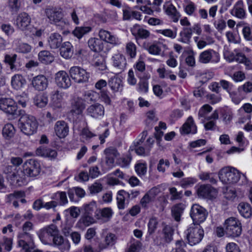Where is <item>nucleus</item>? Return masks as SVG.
Returning a JSON list of instances; mask_svg holds the SVG:
<instances>
[{
  "label": "nucleus",
  "instance_id": "1",
  "mask_svg": "<svg viewBox=\"0 0 252 252\" xmlns=\"http://www.w3.org/2000/svg\"><path fill=\"white\" fill-rule=\"evenodd\" d=\"M38 126V122L34 116L27 114H21L19 120V126L25 134L33 135L36 132Z\"/></svg>",
  "mask_w": 252,
  "mask_h": 252
},
{
  "label": "nucleus",
  "instance_id": "2",
  "mask_svg": "<svg viewBox=\"0 0 252 252\" xmlns=\"http://www.w3.org/2000/svg\"><path fill=\"white\" fill-rule=\"evenodd\" d=\"M220 180L225 184L236 183L240 179V173L232 167H225L219 172Z\"/></svg>",
  "mask_w": 252,
  "mask_h": 252
},
{
  "label": "nucleus",
  "instance_id": "3",
  "mask_svg": "<svg viewBox=\"0 0 252 252\" xmlns=\"http://www.w3.org/2000/svg\"><path fill=\"white\" fill-rule=\"evenodd\" d=\"M185 234L189 244L193 246L201 241L204 236V230L200 225L194 224L186 230Z\"/></svg>",
  "mask_w": 252,
  "mask_h": 252
},
{
  "label": "nucleus",
  "instance_id": "4",
  "mask_svg": "<svg viewBox=\"0 0 252 252\" xmlns=\"http://www.w3.org/2000/svg\"><path fill=\"white\" fill-rule=\"evenodd\" d=\"M225 231L228 236L238 237L242 232L241 224L236 218H229L225 222Z\"/></svg>",
  "mask_w": 252,
  "mask_h": 252
},
{
  "label": "nucleus",
  "instance_id": "5",
  "mask_svg": "<svg viewBox=\"0 0 252 252\" xmlns=\"http://www.w3.org/2000/svg\"><path fill=\"white\" fill-rule=\"evenodd\" d=\"M24 174L30 177H35L40 173V162L35 159L27 160L23 165Z\"/></svg>",
  "mask_w": 252,
  "mask_h": 252
},
{
  "label": "nucleus",
  "instance_id": "6",
  "mask_svg": "<svg viewBox=\"0 0 252 252\" xmlns=\"http://www.w3.org/2000/svg\"><path fill=\"white\" fill-rule=\"evenodd\" d=\"M207 215L206 210L202 206L196 204L192 206L190 211V216L194 225L204 221Z\"/></svg>",
  "mask_w": 252,
  "mask_h": 252
},
{
  "label": "nucleus",
  "instance_id": "7",
  "mask_svg": "<svg viewBox=\"0 0 252 252\" xmlns=\"http://www.w3.org/2000/svg\"><path fill=\"white\" fill-rule=\"evenodd\" d=\"M147 131L145 130L142 133L140 139L133 143V145L130 147L129 150H134L135 153L139 156L148 155L150 151V146H143L145 138L147 136Z\"/></svg>",
  "mask_w": 252,
  "mask_h": 252
},
{
  "label": "nucleus",
  "instance_id": "8",
  "mask_svg": "<svg viewBox=\"0 0 252 252\" xmlns=\"http://www.w3.org/2000/svg\"><path fill=\"white\" fill-rule=\"evenodd\" d=\"M69 74L72 79L78 83L87 82L90 78L89 73L83 68L77 66L70 68Z\"/></svg>",
  "mask_w": 252,
  "mask_h": 252
},
{
  "label": "nucleus",
  "instance_id": "9",
  "mask_svg": "<svg viewBox=\"0 0 252 252\" xmlns=\"http://www.w3.org/2000/svg\"><path fill=\"white\" fill-rule=\"evenodd\" d=\"M0 109L8 115L14 117L18 115L17 104L11 98H7L0 100Z\"/></svg>",
  "mask_w": 252,
  "mask_h": 252
},
{
  "label": "nucleus",
  "instance_id": "10",
  "mask_svg": "<svg viewBox=\"0 0 252 252\" xmlns=\"http://www.w3.org/2000/svg\"><path fill=\"white\" fill-rule=\"evenodd\" d=\"M220 60L219 54L212 49H209L201 52L198 57L199 63L203 64L218 63Z\"/></svg>",
  "mask_w": 252,
  "mask_h": 252
},
{
  "label": "nucleus",
  "instance_id": "11",
  "mask_svg": "<svg viewBox=\"0 0 252 252\" xmlns=\"http://www.w3.org/2000/svg\"><path fill=\"white\" fill-rule=\"evenodd\" d=\"M196 193L199 197L212 199L216 197L217 191L209 185H201L196 189Z\"/></svg>",
  "mask_w": 252,
  "mask_h": 252
},
{
  "label": "nucleus",
  "instance_id": "12",
  "mask_svg": "<svg viewBox=\"0 0 252 252\" xmlns=\"http://www.w3.org/2000/svg\"><path fill=\"white\" fill-rule=\"evenodd\" d=\"M55 82L61 88L67 89L71 86V80L68 74L64 71H60L55 74Z\"/></svg>",
  "mask_w": 252,
  "mask_h": 252
},
{
  "label": "nucleus",
  "instance_id": "13",
  "mask_svg": "<svg viewBox=\"0 0 252 252\" xmlns=\"http://www.w3.org/2000/svg\"><path fill=\"white\" fill-rule=\"evenodd\" d=\"M15 22L17 28L25 31L29 29L31 23V18L27 13L22 12L18 15Z\"/></svg>",
  "mask_w": 252,
  "mask_h": 252
},
{
  "label": "nucleus",
  "instance_id": "14",
  "mask_svg": "<svg viewBox=\"0 0 252 252\" xmlns=\"http://www.w3.org/2000/svg\"><path fill=\"white\" fill-rule=\"evenodd\" d=\"M31 84L35 90L43 91L48 85L47 78L43 75H38L32 78Z\"/></svg>",
  "mask_w": 252,
  "mask_h": 252
},
{
  "label": "nucleus",
  "instance_id": "15",
  "mask_svg": "<svg viewBox=\"0 0 252 252\" xmlns=\"http://www.w3.org/2000/svg\"><path fill=\"white\" fill-rule=\"evenodd\" d=\"M52 243L54 246L57 247L62 252H68L70 248L69 241L59 234L53 237Z\"/></svg>",
  "mask_w": 252,
  "mask_h": 252
},
{
  "label": "nucleus",
  "instance_id": "16",
  "mask_svg": "<svg viewBox=\"0 0 252 252\" xmlns=\"http://www.w3.org/2000/svg\"><path fill=\"white\" fill-rule=\"evenodd\" d=\"M113 65L120 72L123 71L126 68V60L124 55L118 53L114 55L111 58Z\"/></svg>",
  "mask_w": 252,
  "mask_h": 252
},
{
  "label": "nucleus",
  "instance_id": "17",
  "mask_svg": "<svg viewBox=\"0 0 252 252\" xmlns=\"http://www.w3.org/2000/svg\"><path fill=\"white\" fill-rule=\"evenodd\" d=\"M88 115L94 118H99L104 115V108L99 103L90 105L87 109Z\"/></svg>",
  "mask_w": 252,
  "mask_h": 252
},
{
  "label": "nucleus",
  "instance_id": "18",
  "mask_svg": "<svg viewBox=\"0 0 252 252\" xmlns=\"http://www.w3.org/2000/svg\"><path fill=\"white\" fill-rule=\"evenodd\" d=\"M54 131L58 137L60 138H64L69 131L67 124L63 121H57L54 126Z\"/></svg>",
  "mask_w": 252,
  "mask_h": 252
},
{
  "label": "nucleus",
  "instance_id": "19",
  "mask_svg": "<svg viewBox=\"0 0 252 252\" xmlns=\"http://www.w3.org/2000/svg\"><path fill=\"white\" fill-rule=\"evenodd\" d=\"M18 246L24 250L33 246L32 237L29 233H20L18 236Z\"/></svg>",
  "mask_w": 252,
  "mask_h": 252
},
{
  "label": "nucleus",
  "instance_id": "20",
  "mask_svg": "<svg viewBox=\"0 0 252 252\" xmlns=\"http://www.w3.org/2000/svg\"><path fill=\"white\" fill-rule=\"evenodd\" d=\"M98 35L101 41L103 40L107 43L115 45L119 44V39L107 31L103 29L100 30Z\"/></svg>",
  "mask_w": 252,
  "mask_h": 252
},
{
  "label": "nucleus",
  "instance_id": "21",
  "mask_svg": "<svg viewBox=\"0 0 252 252\" xmlns=\"http://www.w3.org/2000/svg\"><path fill=\"white\" fill-rule=\"evenodd\" d=\"M231 14L240 19L246 18V12L244 9V2L242 0H239L235 4L231 10Z\"/></svg>",
  "mask_w": 252,
  "mask_h": 252
},
{
  "label": "nucleus",
  "instance_id": "22",
  "mask_svg": "<svg viewBox=\"0 0 252 252\" xmlns=\"http://www.w3.org/2000/svg\"><path fill=\"white\" fill-rule=\"evenodd\" d=\"M48 44L51 49H56L62 45L63 38L61 35L58 33H51L47 39Z\"/></svg>",
  "mask_w": 252,
  "mask_h": 252
},
{
  "label": "nucleus",
  "instance_id": "23",
  "mask_svg": "<svg viewBox=\"0 0 252 252\" xmlns=\"http://www.w3.org/2000/svg\"><path fill=\"white\" fill-rule=\"evenodd\" d=\"M36 155L44 158H48L50 159H54L57 156V152L55 150L44 146H41L36 149Z\"/></svg>",
  "mask_w": 252,
  "mask_h": 252
},
{
  "label": "nucleus",
  "instance_id": "24",
  "mask_svg": "<svg viewBox=\"0 0 252 252\" xmlns=\"http://www.w3.org/2000/svg\"><path fill=\"white\" fill-rule=\"evenodd\" d=\"M45 14L50 23L54 24L59 19H61L62 17H63V13L56 8H47L45 10Z\"/></svg>",
  "mask_w": 252,
  "mask_h": 252
},
{
  "label": "nucleus",
  "instance_id": "25",
  "mask_svg": "<svg viewBox=\"0 0 252 252\" xmlns=\"http://www.w3.org/2000/svg\"><path fill=\"white\" fill-rule=\"evenodd\" d=\"M117 237L115 234L109 233L105 236L103 242L99 245V248L103 250L113 246L117 242Z\"/></svg>",
  "mask_w": 252,
  "mask_h": 252
},
{
  "label": "nucleus",
  "instance_id": "26",
  "mask_svg": "<svg viewBox=\"0 0 252 252\" xmlns=\"http://www.w3.org/2000/svg\"><path fill=\"white\" fill-rule=\"evenodd\" d=\"M166 14L170 16L174 22H177L181 17L176 8L170 2H167L163 6Z\"/></svg>",
  "mask_w": 252,
  "mask_h": 252
},
{
  "label": "nucleus",
  "instance_id": "27",
  "mask_svg": "<svg viewBox=\"0 0 252 252\" xmlns=\"http://www.w3.org/2000/svg\"><path fill=\"white\" fill-rule=\"evenodd\" d=\"M108 84L111 91L115 93L121 92L123 89L122 79L117 76L111 77L108 81Z\"/></svg>",
  "mask_w": 252,
  "mask_h": 252
},
{
  "label": "nucleus",
  "instance_id": "28",
  "mask_svg": "<svg viewBox=\"0 0 252 252\" xmlns=\"http://www.w3.org/2000/svg\"><path fill=\"white\" fill-rule=\"evenodd\" d=\"M197 132V127L194 123L192 117H189L182 127V133L184 134H195Z\"/></svg>",
  "mask_w": 252,
  "mask_h": 252
},
{
  "label": "nucleus",
  "instance_id": "29",
  "mask_svg": "<svg viewBox=\"0 0 252 252\" xmlns=\"http://www.w3.org/2000/svg\"><path fill=\"white\" fill-rule=\"evenodd\" d=\"M85 108V104L84 100L80 97H77L74 99L72 103L70 111L73 114L80 115L82 113Z\"/></svg>",
  "mask_w": 252,
  "mask_h": 252
},
{
  "label": "nucleus",
  "instance_id": "30",
  "mask_svg": "<svg viewBox=\"0 0 252 252\" xmlns=\"http://www.w3.org/2000/svg\"><path fill=\"white\" fill-rule=\"evenodd\" d=\"M60 55L66 59H70L73 55V46L69 42H65L60 46Z\"/></svg>",
  "mask_w": 252,
  "mask_h": 252
},
{
  "label": "nucleus",
  "instance_id": "31",
  "mask_svg": "<svg viewBox=\"0 0 252 252\" xmlns=\"http://www.w3.org/2000/svg\"><path fill=\"white\" fill-rule=\"evenodd\" d=\"M90 49L95 52L101 51L103 49V43L101 39L95 37L91 38L88 41Z\"/></svg>",
  "mask_w": 252,
  "mask_h": 252
},
{
  "label": "nucleus",
  "instance_id": "32",
  "mask_svg": "<svg viewBox=\"0 0 252 252\" xmlns=\"http://www.w3.org/2000/svg\"><path fill=\"white\" fill-rule=\"evenodd\" d=\"M136 73L139 79H149L150 75L145 72V64L143 61H138L134 66Z\"/></svg>",
  "mask_w": 252,
  "mask_h": 252
},
{
  "label": "nucleus",
  "instance_id": "33",
  "mask_svg": "<svg viewBox=\"0 0 252 252\" xmlns=\"http://www.w3.org/2000/svg\"><path fill=\"white\" fill-rule=\"evenodd\" d=\"M192 34L191 28L184 27L179 34L178 41L186 44H189Z\"/></svg>",
  "mask_w": 252,
  "mask_h": 252
},
{
  "label": "nucleus",
  "instance_id": "34",
  "mask_svg": "<svg viewBox=\"0 0 252 252\" xmlns=\"http://www.w3.org/2000/svg\"><path fill=\"white\" fill-rule=\"evenodd\" d=\"M131 31L133 35L142 39L148 38L150 34L148 30L143 29L140 25L137 24H135L133 26Z\"/></svg>",
  "mask_w": 252,
  "mask_h": 252
},
{
  "label": "nucleus",
  "instance_id": "35",
  "mask_svg": "<svg viewBox=\"0 0 252 252\" xmlns=\"http://www.w3.org/2000/svg\"><path fill=\"white\" fill-rule=\"evenodd\" d=\"M63 99V94L59 91L56 90L52 92L51 94V103L54 107L60 108L62 106Z\"/></svg>",
  "mask_w": 252,
  "mask_h": 252
},
{
  "label": "nucleus",
  "instance_id": "36",
  "mask_svg": "<svg viewBox=\"0 0 252 252\" xmlns=\"http://www.w3.org/2000/svg\"><path fill=\"white\" fill-rule=\"evenodd\" d=\"M127 197H129L128 192L124 190H121L117 193V206L119 209H124L125 207V201L128 200Z\"/></svg>",
  "mask_w": 252,
  "mask_h": 252
},
{
  "label": "nucleus",
  "instance_id": "37",
  "mask_svg": "<svg viewBox=\"0 0 252 252\" xmlns=\"http://www.w3.org/2000/svg\"><path fill=\"white\" fill-rule=\"evenodd\" d=\"M93 65L96 69L103 71L107 68L105 57L98 55L94 57L93 60Z\"/></svg>",
  "mask_w": 252,
  "mask_h": 252
},
{
  "label": "nucleus",
  "instance_id": "38",
  "mask_svg": "<svg viewBox=\"0 0 252 252\" xmlns=\"http://www.w3.org/2000/svg\"><path fill=\"white\" fill-rule=\"evenodd\" d=\"M26 81L23 76L16 74L11 78V84L12 87L15 90H19L26 84Z\"/></svg>",
  "mask_w": 252,
  "mask_h": 252
},
{
  "label": "nucleus",
  "instance_id": "39",
  "mask_svg": "<svg viewBox=\"0 0 252 252\" xmlns=\"http://www.w3.org/2000/svg\"><path fill=\"white\" fill-rule=\"evenodd\" d=\"M238 209L240 214L245 218H250L252 215L251 207L247 203H240L238 206Z\"/></svg>",
  "mask_w": 252,
  "mask_h": 252
},
{
  "label": "nucleus",
  "instance_id": "40",
  "mask_svg": "<svg viewBox=\"0 0 252 252\" xmlns=\"http://www.w3.org/2000/svg\"><path fill=\"white\" fill-rule=\"evenodd\" d=\"M38 59L44 64H49L54 60V57L49 51L43 50L38 53Z\"/></svg>",
  "mask_w": 252,
  "mask_h": 252
},
{
  "label": "nucleus",
  "instance_id": "41",
  "mask_svg": "<svg viewBox=\"0 0 252 252\" xmlns=\"http://www.w3.org/2000/svg\"><path fill=\"white\" fill-rule=\"evenodd\" d=\"M174 229L170 225H165L162 231V238L165 242L170 243L173 240Z\"/></svg>",
  "mask_w": 252,
  "mask_h": 252
},
{
  "label": "nucleus",
  "instance_id": "42",
  "mask_svg": "<svg viewBox=\"0 0 252 252\" xmlns=\"http://www.w3.org/2000/svg\"><path fill=\"white\" fill-rule=\"evenodd\" d=\"M16 59L17 55L16 54L6 55L5 56L4 62L9 65L12 71H16L19 69V66L17 64Z\"/></svg>",
  "mask_w": 252,
  "mask_h": 252
},
{
  "label": "nucleus",
  "instance_id": "43",
  "mask_svg": "<svg viewBox=\"0 0 252 252\" xmlns=\"http://www.w3.org/2000/svg\"><path fill=\"white\" fill-rule=\"evenodd\" d=\"M113 213L112 209L109 207L99 209L95 212V216L97 219H106L107 220L111 218Z\"/></svg>",
  "mask_w": 252,
  "mask_h": 252
},
{
  "label": "nucleus",
  "instance_id": "44",
  "mask_svg": "<svg viewBox=\"0 0 252 252\" xmlns=\"http://www.w3.org/2000/svg\"><path fill=\"white\" fill-rule=\"evenodd\" d=\"M185 209L184 205L182 203L177 204L172 208L171 212L172 217L177 221L180 220L181 216Z\"/></svg>",
  "mask_w": 252,
  "mask_h": 252
},
{
  "label": "nucleus",
  "instance_id": "45",
  "mask_svg": "<svg viewBox=\"0 0 252 252\" xmlns=\"http://www.w3.org/2000/svg\"><path fill=\"white\" fill-rule=\"evenodd\" d=\"M48 98L46 94H41L36 95L33 99L35 105L39 108L45 107L48 103Z\"/></svg>",
  "mask_w": 252,
  "mask_h": 252
},
{
  "label": "nucleus",
  "instance_id": "46",
  "mask_svg": "<svg viewBox=\"0 0 252 252\" xmlns=\"http://www.w3.org/2000/svg\"><path fill=\"white\" fill-rule=\"evenodd\" d=\"M94 222V219L91 215L85 214L80 219L77 225L79 227H86L90 225Z\"/></svg>",
  "mask_w": 252,
  "mask_h": 252
},
{
  "label": "nucleus",
  "instance_id": "47",
  "mask_svg": "<svg viewBox=\"0 0 252 252\" xmlns=\"http://www.w3.org/2000/svg\"><path fill=\"white\" fill-rule=\"evenodd\" d=\"M91 27H78L73 31V34L78 38H81L84 35L89 33L92 31Z\"/></svg>",
  "mask_w": 252,
  "mask_h": 252
},
{
  "label": "nucleus",
  "instance_id": "48",
  "mask_svg": "<svg viewBox=\"0 0 252 252\" xmlns=\"http://www.w3.org/2000/svg\"><path fill=\"white\" fill-rule=\"evenodd\" d=\"M52 199H59L58 204L61 206L65 205L68 202L66 194L64 191H58L51 196Z\"/></svg>",
  "mask_w": 252,
  "mask_h": 252
},
{
  "label": "nucleus",
  "instance_id": "49",
  "mask_svg": "<svg viewBox=\"0 0 252 252\" xmlns=\"http://www.w3.org/2000/svg\"><path fill=\"white\" fill-rule=\"evenodd\" d=\"M126 54L130 59L135 58L136 55V46L134 43L129 42L126 43Z\"/></svg>",
  "mask_w": 252,
  "mask_h": 252
},
{
  "label": "nucleus",
  "instance_id": "50",
  "mask_svg": "<svg viewBox=\"0 0 252 252\" xmlns=\"http://www.w3.org/2000/svg\"><path fill=\"white\" fill-rule=\"evenodd\" d=\"M39 238L41 241L45 245H52L53 238L42 229L39 234Z\"/></svg>",
  "mask_w": 252,
  "mask_h": 252
},
{
  "label": "nucleus",
  "instance_id": "51",
  "mask_svg": "<svg viewBox=\"0 0 252 252\" xmlns=\"http://www.w3.org/2000/svg\"><path fill=\"white\" fill-rule=\"evenodd\" d=\"M147 119L146 120V124L148 127V129H151L154 124L157 122L158 118L156 117L155 113L153 111H150L146 114Z\"/></svg>",
  "mask_w": 252,
  "mask_h": 252
},
{
  "label": "nucleus",
  "instance_id": "52",
  "mask_svg": "<svg viewBox=\"0 0 252 252\" xmlns=\"http://www.w3.org/2000/svg\"><path fill=\"white\" fill-rule=\"evenodd\" d=\"M15 133V128L11 124H6L2 129V134L6 138L12 137Z\"/></svg>",
  "mask_w": 252,
  "mask_h": 252
},
{
  "label": "nucleus",
  "instance_id": "53",
  "mask_svg": "<svg viewBox=\"0 0 252 252\" xmlns=\"http://www.w3.org/2000/svg\"><path fill=\"white\" fill-rule=\"evenodd\" d=\"M96 135L92 132L88 128L85 127L83 128L80 133L81 139L83 141H88L90 139Z\"/></svg>",
  "mask_w": 252,
  "mask_h": 252
},
{
  "label": "nucleus",
  "instance_id": "54",
  "mask_svg": "<svg viewBox=\"0 0 252 252\" xmlns=\"http://www.w3.org/2000/svg\"><path fill=\"white\" fill-rule=\"evenodd\" d=\"M84 209L85 214L92 216L94 212H95L96 210V205L95 201H91L88 204L84 205Z\"/></svg>",
  "mask_w": 252,
  "mask_h": 252
},
{
  "label": "nucleus",
  "instance_id": "55",
  "mask_svg": "<svg viewBox=\"0 0 252 252\" xmlns=\"http://www.w3.org/2000/svg\"><path fill=\"white\" fill-rule=\"evenodd\" d=\"M214 173H210L208 172H203L199 174V177L203 181H208L211 183L215 184L217 181L215 178Z\"/></svg>",
  "mask_w": 252,
  "mask_h": 252
},
{
  "label": "nucleus",
  "instance_id": "56",
  "mask_svg": "<svg viewBox=\"0 0 252 252\" xmlns=\"http://www.w3.org/2000/svg\"><path fill=\"white\" fill-rule=\"evenodd\" d=\"M206 98L208 101L212 105L218 103L221 100V96L220 94H208L206 95Z\"/></svg>",
  "mask_w": 252,
  "mask_h": 252
},
{
  "label": "nucleus",
  "instance_id": "57",
  "mask_svg": "<svg viewBox=\"0 0 252 252\" xmlns=\"http://www.w3.org/2000/svg\"><path fill=\"white\" fill-rule=\"evenodd\" d=\"M21 6L20 0H8V7L11 12H17Z\"/></svg>",
  "mask_w": 252,
  "mask_h": 252
},
{
  "label": "nucleus",
  "instance_id": "58",
  "mask_svg": "<svg viewBox=\"0 0 252 252\" xmlns=\"http://www.w3.org/2000/svg\"><path fill=\"white\" fill-rule=\"evenodd\" d=\"M186 244L183 240H178L175 243V247L173 248L170 252H186L185 248Z\"/></svg>",
  "mask_w": 252,
  "mask_h": 252
},
{
  "label": "nucleus",
  "instance_id": "59",
  "mask_svg": "<svg viewBox=\"0 0 252 252\" xmlns=\"http://www.w3.org/2000/svg\"><path fill=\"white\" fill-rule=\"evenodd\" d=\"M142 244L140 241L134 240L131 242L127 252H139L141 249Z\"/></svg>",
  "mask_w": 252,
  "mask_h": 252
},
{
  "label": "nucleus",
  "instance_id": "60",
  "mask_svg": "<svg viewBox=\"0 0 252 252\" xmlns=\"http://www.w3.org/2000/svg\"><path fill=\"white\" fill-rule=\"evenodd\" d=\"M46 233L51 236L53 238L55 237L59 234V230L57 226L54 224H51L42 229Z\"/></svg>",
  "mask_w": 252,
  "mask_h": 252
},
{
  "label": "nucleus",
  "instance_id": "61",
  "mask_svg": "<svg viewBox=\"0 0 252 252\" xmlns=\"http://www.w3.org/2000/svg\"><path fill=\"white\" fill-rule=\"evenodd\" d=\"M158 221L157 219L155 217H152L149 220L148 222V232L150 234H153L157 228Z\"/></svg>",
  "mask_w": 252,
  "mask_h": 252
},
{
  "label": "nucleus",
  "instance_id": "62",
  "mask_svg": "<svg viewBox=\"0 0 252 252\" xmlns=\"http://www.w3.org/2000/svg\"><path fill=\"white\" fill-rule=\"evenodd\" d=\"M220 85L230 94L233 92V85L232 83L225 80H220Z\"/></svg>",
  "mask_w": 252,
  "mask_h": 252
},
{
  "label": "nucleus",
  "instance_id": "63",
  "mask_svg": "<svg viewBox=\"0 0 252 252\" xmlns=\"http://www.w3.org/2000/svg\"><path fill=\"white\" fill-rule=\"evenodd\" d=\"M135 169L139 176L145 175L147 172V165L143 163H137L135 166Z\"/></svg>",
  "mask_w": 252,
  "mask_h": 252
},
{
  "label": "nucleus",
  "instance_id": "64",
  "mask_svg": "<svg viewBox=\"0 0 252 252\" xmlns=\"http://www.w3.org/2000/svg\"><path fill=\"white\" fill-rule=\"evenodd\" d=\"M90 192L92 194L98 193L102 190V186L98 182H95L89 187Z\"/></svg>",
  "mask_w": 252,
  "mask_h": 252
}]
</instances>
